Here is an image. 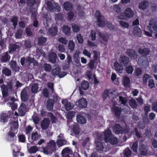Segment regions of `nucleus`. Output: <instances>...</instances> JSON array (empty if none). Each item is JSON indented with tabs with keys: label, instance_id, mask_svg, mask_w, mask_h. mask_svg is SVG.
Masks as SVG:
<instances>
[{
	"label": "nucleus",
	"instance_id": "1",
	"mask_svg": "<svg viewBox=\"0 0 157 157\" xmlns=\"http://www.w3.org/2000/svg\"><path fill=\"white\" fill-rule=\"evenodd\" d=\"M103 96L104 99H106L108 97L110 98L111 97H112L111 100L114 105H119V102H121L122 104L125 105L127 101V99L125 97L123 98L120 96L118 97V96L113 95L112 91L110 90H105L103 94Z\"/></svg>",
	"mask_w": 157,
	"mask_h": 157
},
{
	"label": "nucleus",
	"instance_id": "2",
	"mask_svg": "<svg viewBox=\"0 0 157 157\" xmlns=\"http://www.w3.org/2000/svg\"><path fill=\"white\" fill-rule=\"evenodd\" d=\"M95 16L96 21H95L96 24L99 27H102L106 25L110 30H112L114 29V25L111 23L106 22L105 23L104 17L101 15V13L99 11H96L95 13Z\"/></svg>",
	"mask_w": 157,
	"mask_h": 157
},
{
	"label": "nucleus",
	"instance_id": "3",
	"mask_svg": "<svg viewBox=\"0 0 157 157\" xmlns=\"http://www.w3.org/2000/svg\"><path fill=\"white\" fill-rule=\"evenodd\" d=\"M148 29L151 32L144 31L145 34L146 36L151 37L152 36L151 32H155L157 30V18L151 19L150 21Z\"/></svg>",
	"mask_w": 157,
	"mask_h": 157
},
{
	"label": "nucleus",
	"instance_id": "4",
	"mask_svg": "<svg viewBox=\"0 0 157 157\" xmlns=\"http://www.w3.org/2000/svg\"><path fill=\"white\" fill-rule=\"evenodd\" d=\"M104 134L106 142H109L113 145L116 144L119 142V140L111 134V131L109 129H106Z\"/></svg>",
	"mask_w": 157,
	"mask_h": 157
},
{
	"label": "nucleus",
	"instance_id": "5",
	"mask_svg": "<svg viewBox=\"0 0 157 157\" xmlns=\"http://www.w3.org/2000/svg\"><path fill=\"white\" fill-rule=\"evenodd\" d=\"M47 5L48 10L50 11L58 12L60 11L61 8L59 4L54 2L53 3L48 1Z\"/></svg>",
	"mask_w": 157,
	"mask_h": 157
},
{
	"label": "nucleus",
	"instance_id": "6",
	"mask_svg": "<svg viewBox=\"0 0 157 157\" xmlns=\"http://www.w3.org/2000/svg\"><path fill=\"white\" fill-rule=\"evenodd\" d=\"M56 149V144L53 140H51L48 144L47 147L44 149V153L47 155L50 154Z\"/></svg>",
	"mask_w": 157,
	"mask_h": 157
},
{
	"label": "nucleus",
	"instance_id": "7",
	"mask_svg": "<svg viewBox=\"0 0 157 157\" xmlns=\"http://www.w3.org/2000/svg\"><path fill=\"white\" fill-rule=\"evenodd\" d=\"M113 131L116 134L121 133H127L129 131L128 127L126 126L124 130H122V128L118 124H116L113 127Z\"/></svg>",
	"mask_w": 157,
	"mask_h": 157
},
{
	"label": "nucleus",
	"instance_id": "8",
	"mask_svg": "<svg viewBox=\"0 0 157 157\" xmlns=\"http://www.w3.org/2000/svg\"><path fill=\"white\" fill-rule=\"evenodd\" d=\"M75 104L79 108H84L86 107L87 102L86 99L82 98L76 101Z\"/></svg>",
	"mask_w": 157,
	"mask_h": 157
},
{
	"label": "nucleus",
	"instance_id": "9",
	"mask_svg": "<svg viewBox=\"0 0 157 157\" xmlns=\"http://www.w3.org/2000/svg\"><path fill=\"white\" fill-rule=\"evenodd\" d=\"M50 120L47 118H44L41 124V127L43 129L46 130L48 128L50 125Z\"/></svg>",
	"mask_w": 157,
	"mask_h": 157
},
{
	"label": "nucleus",
	"instance_id": "10",
	"mask_svg": "<svg viewBox=\"0 0 157 157\" xmlns=\"http://www.w3.org/2000/svg\"><path fill=\"white\" fill-rule=\"evenodd\" d=\"M127 52L128 55L132 59H135L137 58V53L132 49L128 50Z\"/></svg>",
	"mask_w": 157,
	"mask_h": 157
},
{
	"label": "nucleus",
	"instance_id": "11",
	"mask_svg": "<svg viewBox=\"0 0 157 157\" xmlns=\"http://www.w3.org/2000/svg\"><path fill=\"white\" fill-rule=\"evenodd\" d=\"M62 103L64 106L66 110H69L72 109L74 107L73 105L71 104V103L68 102L67 100H62Z\"/></svg>",
	"mask_w": 157,
	"mask_h": 157
},
{
	"label": "nucleus",
	"instance_id": "12",
	"mask_svg": "<svg viewBox=\"0 0 157 157\" xmlns=\"http://www.w3.org/2000/svg\"><path fill=\"white\" fill-rule=\"evenodd\" d=\"M26 110V106L25 104L24 103L21 104L18 109L19 115L20 116L25 115Z\"/></svg>",
	"mask_w": 157,
	"mask_h": 157
},
{
	"label": "nucleus",
	"instance_id": "13",
	"mask_svg": "<svg viewBox=\"0 0 157 157\" xmlns=\"http://www.w3.org/2000/svg\"><path fill=\"white\" fill-rule=\"evenodd\" d=\"M57 144L59 147L65 145L66 144V141L64 139L63 135L60 134L58 136V139L57 142Z\"/></svg>",
	"mask_w": 157,
	"mask_h": 157
},
{
	"label": "nucleus",
	"instance_id": "14",
	"mask_svg": "<svg viewBox=\"0 0 157 157\" xmlns=\"http://www.w3.org/2000/svg\"><path fill=\"white\" fill-rule=\"evenodd\" d=\"M28 88H25L22 90L21 92V100L23 101H26L28 98Z\"/></svg>",
	"mask_w": 157,
	"mask_h": 157
},
{
	"label": "nucleus",
	"instance_id": "15",
	"mask_svg": "<svg viewBox=\"0 0 157 157\" xmlns=\"http://www.w3.org/2000/svg\"><path fill=\"white\" fill-rule=\"evenodd\" d=\"M132 33L135 36L139 37L142 35V32L140 28L137 26H135L133 28Z\"/></svg>",
	"mask_w": 157,
	"mask_h": 157
},
{
	"label": "nucleus",
	"instance_id": "16",
	"mask_svg": "<svg viewBox=\"0 0 157 157\" xmlns=\"http://www.w3.org/2000/svg\"><path fill=\"white\" fill-rule=\"evenodd\" d=\"M31 55H30L26 59V62L29 65L32 64L33 66H36L37 63L36 61L31 57Z\"/></svg>",
	"mask_w": 157,
	"mask_h": 157
},
{
	"label": "nucleus",
	"instance_id": "17",
	"mask_svg": "<svg viewBox=\"0 0 157 157\" xmlns=\"http://www.w3.org/2000/svg\"><path fill=\"white\" fill-rule=\"evenodd\" d=\"M119 61L122 65L125 66L128 63L129 59L124 56L121 55L120 59H119Z\"/></svg>",
	"mask_w": 157,
	"mask_h": 157
},
{
	"label": "nucleus",
	"instance_id": "18",
	"mask_svg": "<svg viewBox=\"0 0 157 157\" xmlns=\"http://www.w3.org/2000/svg\"><path fill=\"white\" fill-rule=\"evenodd\" d=\"M124 12L128 19L133 17L134 16V12L130 8H127Z\"/></svg>",
	"mask_w": 157,
	"mask_h": 157
},
{
	"label": "nucleus",
	"instance_id": "19",
	"mask_svg": "<svg viewBox=\"0 0 157 157\" xmlns=\"http://www.w3.org/2000/svg\"><path fill=\"white\" fill-rule=\"evenodd\" d=\"M139 62L142 65L146 67L148 65V61L144 56H141L139 59Z\"/></svg>",
	"mask_w": 157,
	"mask_h": 157
},
{
	"label": "nucleus",
	"instance_id": "20",
	"mask_svg": "<svg viewBox=\"0 0 157 157\" xmlns=\"http://www.w3.org/2000/svg\"><path fill=\"white\" fill-rule=\"evenodd\" d=\"M98 34L101 38L103 41L106 42L108 41V39L110 36L109 33L99 32Z\"/></svg>",
	"mask_w": 157,
	"mask_h": 157
},
{
	"label": "nucleus",
	"instance_id": "21",
	"mask_svg": "<svg viewBox=\"0 0 157 157\" xmlns=\"http://www.w3.org/2000/svg\"><path fill=\"white\" fill-rule=\"evenodd\" d=\"M149 3L148 1H143L139 3L138 7L140 9L143 10L147 7Z\"/></svg>",
	"mask_w": 157,
	"mask_h": 157
},
{
	"label": "nucleus",
	"instance_id": "22",
	"mask_svg": "<svg viewBox=\"0 0 157 157\" xmlns=\"http://www.w3.org/2000/svg\"><path fill=\"white\" fill-rule=\"evenodd\" d=\"M56 54L55 53L49 52L48 56V59L49 62L52 63H54L56 61Z\"/></svg>",
	"mask_w": 157,
	"mask_h": 157
},
{
	"label": "nucleus",
	"instance_id": "23",
	"mask_svg": "<svg viewBox=\"0 0 157 157\" xmlns=\"http://www.w3.org/2000/svg\"><path fill=\"white\" fill-rule=\"evenodd\" d=\"M138 52L140 54L147 55L149 54L150 51L148 48H140L138 50Z\"/></svg>",
	"mask_w": 157,
	"mask_h": 157
},
{
	"label": "nucleus",
	"instance_id": "24",
	"mask_svg": "<svg viewBox=\"0 0 157 157\" xmlns=\"http://www.w3.org/2000/svg\"><path fill=\"white\" fill-rule=\"evenodd\" d=\"M112 110L116 116L118 117L120 115L122 109L118 107L114 106L112 108Z\"/></svg>",
	"mask_w": 157,
	"mask_h": 157
},
{
	"label": "nucleus",
	"instance_id": "25",
	"mask_svg": "<svg viewBox=\"0 0 157 157\" xmlns=\"http://www.w3.org/2000/svg\"><path fill=\"white\" fill-rule=\"evenodd\" d=\"M139 147V150L141 153L143 155H146L147 152V149L146 146L141 144Z\"/></svg>",
	"mask_w": 157,
	"mask_h": 157
},
{
	"label": "nucleus",
	"instance_id": "26",
	"mask_svg": "<svg viewBox=\"0 0 157 157\" xmlns=\"http://www.w3.org/2000/svg\"><path fill=\"white\" fill-rule=\"evenodd\" d=\"M77 122L82 124H84L86 122V119L84 117L81 115H78L77 116Z\"/></svg>",
	"mask_w": 157,
	"mask_h": 157
},
{
	"label": "nucleus",
	"instance_id": "27",
	"mask_svg": "<svg viewBox=\"0 0 157 157\" xmlns=\"http://www.w3.org/2000/svg\"><path fill=\"white\" fill-rule=\"evenodd\" d=\"M39 87L37 84L34 83L31 85V91L33 93H36L38 92Z\"/></svg>",
	"mask_w": 157,
	"mask_h": 157
},
{
	"label": "nucleus",
	"instance_id": "28",
	"mask_svg": "<svg viewBox=\"0 0 157 157\" xmlns=\"http://www.w3.org/2000/svg\"><path fill=\"white\" fill-rule=\"evenodd\" d=\"M45 53L43 50L41 49H37L36 51V57L39 58L40 57H45Z\"/></svg>",
	"mask_w": 157,
	"mask_h": 157
},
{
	"label": "nucleus",
	"instance_id": "29",
	"mask_svg": "<svg viewBox=\"0 0 157 157\" xmlns=\"http://www.w3.org/2000/svg\"><path fill=\"white\" fill-rule=\"evenodd\" d=\"M57 33V29L55 27H52L48 30V33L52 36L56 35Z\"/></svg>",
	"mask_w": 157,
	"mask_h": 157
},
{
	"label": "nucleus",
	"instance_id": "30",
	"mask_svg": "<svg viewBox=\"0 0 157 157\" xmlns=\"http://www.w3.org/2000/svg\"><path fill=\"white\" fill-rule=\"evenodd\" d=\"M114 66L116 70L117 71L120 73H122L123 70V68L117 62H116L114 64Z\"/></svg>",
	"mask_w": 157,
	"mask_h": 157
},
{
	"label": "nucleus",
	"instance_id": "31",
	"mask_svg": "<svg viewBox=\"0 0 157 157\" xmlns=\"http://www.w3.org/2000/svg\"><path fill=\"white\" fill-rule=\"evenodd\" d=\"M119 25L123 29H128L129 25L128 23L123 21H121L119 22Z\"/></svg>",
	"mask_w": 157,
	"mask_h": 157
},
{
	"label": "nucleus",
	"instance_id": "32",
	"mask_svg": "<svg viewBox=\"0 0 157 157\" xmlns=\"http://www.w3.org/2000/svg\"><path fill=\"white\" fill-rule=\"evenodd\" d=\"M63 6L65 9L68 11L71 10L72 8V5L70 2H65L63 5Z\"/></svg>",
	"mask_w": 157,
	"mask_h": 157
},
{
	"label": "nucleus",
	"instance_id": "33",
	"mask_svg": "<svg viewBox=\"0 0 157 157\" xmlns=\"http://www.w3.org/2000/svg\"><path fill=\"white\" fill-rule=\"evenodd\" d=\"M40 137V135L36 132H33L32 134L31 138L33 141L36 140Z\"/></svg>",
	"mask_w": 157,
	"mask_h": 157
},
{
	"label": "nucleus",
	"instance_id": "34",
	"mask_svg": "<svg viewBox=\"0 0 157 157\" xmlns=\"http://www.w3.org/2000/svg\"><path fill=\"white\" fill-rule=\"evenodd\" d=\"M2 95L4 97L6 96L8 93V90L7 87L4 85H2L1 86Z\"/></svg>",
	"mask_w": 157,
	"mask_h": 157
},
{
	"label": "nucleus",
	"instance_id": "35",
	"mask_svg": "<svg viewBox=\"0 0 157 157\" xmlns=\"http://www.w3.org/2000/svg\"><path fill=\"white\" fill-rule=\"evenodd\" d=\"M123 82L124 85L126 87L129 86L130 84V80L129 78L126 77L124 76L123 78Z\"/></svg>",
	"mask_w": 157,
	"mask_h": 157
},
{
	"label": "nucleus",
	"instance_id": "36",
	"mask_svg": "<svg viewBox=\"0 0 157 157\" xmlns=\"http://www.w3.org/2000/svg\"><path fill=\"white\" fill-rule=\"evenodd\" d=\"M68 49L71 51L74 50L75 47V44L72 40H70L68 44Z\"/></svg>",
	"mask_w": 157,
	"mask_h": 157
},
{
	"label": "nucleus",
	"instance_id": "37",
	"mask_svg": "<svg viewBox=\"0 0 157 157\" xmlns=\"http://www.w3.org/2000/svg\"><path fill=\"white\" fill-rule=\"evenodd\" d=\"M129 103L130 105L132 108H136L137 106V104L136 101L133 99H132L129 101Z\"/></svg>",
	"mask_w": 157,
	"mask_h": 157
},
{
	"label": "nucleus",
	"instance_id": "38",
	"mask_svg": "<svg viewBox=\"0 0 157 157\" xmlns=\"http://www.w3.org/2000/svg\"><path fill=\"white\" fill-rule=\"evenodd\" d=\"M16 138L15 135L13 133L10 132L8 133L7 136V139L9 141H13Z\"/></svg>",
	"mask_w": 157,
	"mask_h": 157
},
{
	"label": "nucleus",
	"instance_id": "39",
	"mask_svg": "<svg viewBox=\"0 0 157 157\" xmlns=\"http://www.w3.org/2000/svg\"><path fill=\"white\" fill-rule=\"evenodd\" d=\"M71 29L67 25H64L63 28V31L66 35L70 33Z\"/></svg>",
	"mask_w": 157,
	"mask_h": 157
},
{
	"label": "nucleus",
	"instance_id": "40",
	"mask_svg": "<svg viewBox=\"0 0 157 157\" xmlns=\"http://www.w3.org/2000/svg\"><path fill=\"white\" fill-rule=\"evenodd\" d=\"M81 86L82 89L86 90L89 87V83L87 81H84L81 83Z\"/></svg>",
	"mask_w": 157,
	"mask_h": 157
},
{
	"label": "nucleus",
	"instance_id": "41",
	"mask_svg": "<svg viewBox=\"0 0 157 157\" xmlns=\"http://www.w3.org/2000/svg\"><path fill=\"white\" fill-rule=\"evenodd\" d=\"M10 64L12 69L15 71H17L19 69V67L17 66L15 61H12Z\"/></svg>",
	"mask_w": 157,
	"mask_h": 157
},
{
	"label": "nucleus",
	"instance_id": "42",
	"mask_svg": "<svg viewBox=\"0 0 157 157\" xmlns=\"http://www.w3.org/2000/svg\"><path fill=\"white\" fill-rule=\"evenodd\" d=\"M96 148L98 150L101 151H103L104 147L101 143L100 142H96Z\"/></svg>",
	"mask_w": 157,
	"mask_h": 157
},
{
	"label": "nucleus",
	"instance_id": "43",
	"mask_svg": "<svg viewBox=\"0 0 157 157\" xmlns=\"http://www.w3.org/2000/svg\"><path fill=\"white\" fill-rule=\"evenodd\" d=\"M117 17L118 19L121 20H125L128 19L126 15L125 12L119 14Z\"/></svg>",
	"mask_w": 157,
	"mask_h": 157
},
{
	"label": "nucleus",
	"instance_id": "44",
	"mask_svg": "<svg viewBox=\"0 0 157 157\" xmlns=\"http://www.w3.org/2000/svg\"><path fill=\"white\" fill-rule=\"evenodd\" d=\"M124 154L125 157H129L131 155V151L128 148H127L124 151Z\"/></svg>",
	"mask_w": 157,
	"mask_h": 157
},
{
	"label": "nucleus",
	"instance_id": "45",
	"mask_svg": "<svg viewBox=\"0 0 157 157\" xmlns=\"http://www.w3.org/2000/svg\"><path fill=\"white\" fill-rule=\"evenodd\" d=\"M7 105L11 107L12 109L14 110L17 109V104L14 102H10L7 103Z\"/></svg>",
	"mask_w": 157,
	"mask_h": 157
},
{
	"label": "nucleus",
	"instance_id": "46",
	"mask_svg": "<svg viewBox=\"0 0 157 157\" xmlns=\"http://www.w3.org/2000/svg\"><path fill=\"white\" fill-rule=\"evenodd\" d=\"M48 105L47 107L49 110H51L53 106V101L52 100L48 99L47 101Z\"/></svg>",
	"mask_w": 157,
	"mask_h": 157
},
{
	"label": "nucleus",
	"instance_id": "47",
	"mask_svg": "<svg viewBox=\"0 0 157 157\" xmlns=\"http://www.w3.org/2000/svg\"><path fill=\"white\" fill-rule=\"evenodd\" d=\"M46 41V39L44 37H39L38 39V44L39 45H42Z\"/></svg>",
	"mask_w": 157,
	"mask_h": 157
},
{
	"label": "nucleus",
	"instance_id": "48",
	"mask_svg": "<svg viewBox=\"0 0 157 157\" xmlns=\"http://www.w3.org/2000/svg\"><path fill=\"white\" fill-rule=\"evenodd\" d=\"M98 44V42L97 40H96L95 42H91L89 40L88 41L87 44L90 47H97Z\"/></svg>",
	"mask_w": 157,
	"mask_h": 157
},
{
	"label": "nucleus",
	"instance_id": "49",
	"mask_svg": "<svg viewBox=\"0 0 157 157\" xmlns=\"http://www.w3.org/2000/svg\"><path fill=\"white\" fill-rule=\"evenodd\" d=\"M113 10L117 13H120L121 11V9L119 6L117 4H115L113 6Z\"/></svg>",
	"mask_w": 157,
	"mask_h": 157
},
{
	"label": "nucleus",
	"instance_id": "50",
	"mask_svg": "<svg viewBox=\"0 0 157 157\" xmlns=\"http://www.w3.org/2000/svg\"><path fill=\"white\" fill-rule=\"evenodd\" d=\"M38 151V148L36 146H33L30 147L29 150V151L31 153H35Z\"/></svg>",
	"mask_w": 157,
	"mask_h": 157
},
{
	"label": "nucleus",
	"instance_id": "51",
	"mask_svg": "<svg viewBox=\"0 0 157 157\" xmlns=\"http://www.w3.org/2000/svg\"><path fill=\"white\" fill-rule=\"evenodd\" d=\"M72 28L73 32H78L79 31V27L77 25L75 24H72Z\"/></svg>",
	"mask_w": 157,
	"mask_h": 157
},
{
	"label": "nucleus",
	"instance_id": "52",
	"mask_svg": "<svg viewBox=\"0 0 157 157\" xmlns=\"http://www.w3.org/2000/svg\"><path fill=\"white\" fill-rule=\"evenodd\" d=\"M2 72L3 74L7 76H10L11 74L10 71L8 69L6 68H4L2 70Z\"/></svg>",
	"mask_w": 157,
	"mask_h": 157
},
{
	"label": "nucleus",
	"instance_id": "53",
	"mask_svg": "<svg viewBox=\"0 0 157 157\" xmlns=\"http://www.w3.org/2000/svg\"><path fill=\"white\" fill-rule=\"evenodd\" d=\"M10 59V56H9L8 54L7 53H6L4 56H2V60L4 62H5L7 61Z\"/></svg>",
	"mask_w": 157,
	"mask_h": 157
},
{
	"label": "nucleus",
	"instance_id": "54",
	"mask_svg": "<svg viewBox=\"0 0 157 157\" xmlns=\"http://www.w3.org/2000/svg\"><path fill=\"white\" fill-rule=\"evenodd\" d=\"M8 115L6 113L2 114L0 117V121L2 122L5 121Z\"/></svg>",
	"mask_w": 157,
	"mask_h": 157
},
{
	"label": "nucleus",
	"instance_id": "55",
	"mask_svg": "<svg viewBox=\"0 0 157 157\" xmlns=\"http://www.w3.org/2000/svg\"><path fill=\"white\" fill-rule=\"evenodd\" d=\"M60 71L59 68L57 67L56 68L53 69L52 70V74L54 76L58 75Z\"/></svg>",
	"mask_w": 157,
	"mask_h": 157
},
{
	"label": "nucleus",
	"instance_id": "56",
	"mask_svg": "<svg viewBox=\"0 0 157 157\" xmlns=\"http://www.w3.org/2000/svg\"><path fill=\"white\" fill-rule=\"evenodd\" d=\"M96 33L94 31H91L90 33V37L91 38L92 40H95L96 37Z\"/></svg>",
	"mask_w": 157,
	"mask_h": 157
},
{
	"label": "nucleus",
	"instance_id": "57",
	"mask_svg": "<svg viewBox=\"0 0 157 157\" xmlns=\"http://www.w3.org/2000/svg\"><path fill=\"white\" fill-rule=\"evenodd\" d=\"M126 70L128 74H132L133 71V68L132 66H129L126 67Z\"/></svg>",
	"mask_w": 157,
	"mask_h": 157
},
{
	"label": "nucleus",
	"instance_id": "58",
	"mask_svg": "<svg viewBox=\"0 0 157 157\" xmlns=\"http://www.w3.org/2000/svg\"><path fill=\"white\" fill-rule=\"evenodd\" d=\"M148 86L150 88L154 87L155 86V83L153 79H150L148 82Z\"/></svg>",
	"mask_w": 157,
	"mask_h": 157
},
{
	"label": "nucleus",
	"instance_id": "59",
	"mask_svg": "<svg viewBox=\"0 0 157 157\" xmlns=\"http://www.w3.org/2000/svg\"><path fill=\"white\" fill-rule=\"evenodd\" d=\"M137 147V142H136L134 143L133 144L132 147V149L134 152H136Z\"/></svg>",
	"mask_w": 157,
	"mask_h": 157
},
{
	"label": "nucleus",
	"instance_id": "60",
	"mask_svg": "<svg viewBox=\"0 0 157 157\" xmlns=\"http://www.w3.org/2000/svg\"><path fill=\"white\" fill-rule=\"evenodd\" d=\"M59 41L62 43L66 44L67 43V40L65 37H62L58 39Z\"/></svg>",
	"mask_w": 157,
	"mask_h": 157
},
{
	"label": "nucleus",
	"instance_id": "61",
	"mask_svg": "<svg viewBox=\"0 0 157 157\" xmlns=\"http://www.w3.org/2000/svg\"><path fill=\"white\" fill-rule=\"evenodd\" d=\"M73 131L77 135H78L79 134V129L78 126L76 124H74L73 126Z\"/></svg>",
	"mask_w": 157,
	"mask_h": 157
},
{
	"label": "nucleus",
	"instance_id": "62",
	"mask_svg": "<svg viewBox=\"0 0 157 157\" xmlns=\"http://www.w3.org/2000/svg\"><path fill=\"white\" fill-rule=\"evenodd\" d=\"M22 33L23 31L21 29L17 31L15 34L16 38H19L21 37Z\"/></svg>",
	"mask_w": 157,
	"mask_h": 157
},
{
	"label": "nucleus",
	"instance_id": "63",
	"mask_svg": "<svg viewBox=\"0 0 157 157\" xmlns=\"http://www.w3.org/2000/svg\"><path fill=\"white\" fill-rule=\"evenodd\" d=\"M43 67L45 70L47 71H50L51 69V67L49 64H45Z\"/></svg>",
	"mask_w": 157,
	"mask_h": 157
},
{
	"label": "nucleus",
	"instance_id": "64",
	"mask_svg": "<svg viewBox=\"0 0 157 157\" xmlns=\"http://www.w3.org/2000/svg\"><path fill=\"white\" fill-rule=\"evenodd\" d=\"M12 147L13 148V151L14 153H17L19 152V149L18 147L15 144H12Z\"/></svg>",
	"mask_w": 157,
	"mask_h": 157
}]
</instances>
